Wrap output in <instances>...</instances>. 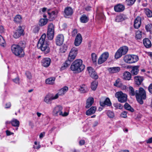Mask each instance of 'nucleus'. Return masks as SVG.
Listing matches in <instances>:
<instances>
[{
  "instance_id": "b1692460",
  "label": "nucleus",
  "mask_w": 152,
  "mask_h": 152,
  "mask_svg": "<svg viewBox=\"0 0 152 152\" xmlns=\"http://www.w3.org/2000/svg\"><path fill=\"white\" fill-rule=\"evenodd\" d=\"M100 104L102 107L106 105L107 106H110L111 105V103L108 98H106L104 102H100Z\"/></svg>"
},
{
  "instance_id": "5701e85b",
  "label": "nucleus",
  "mask_w": 152,
  "mask_h": 152,
  "mask_svg": "<svg viewBox=\"0 0 152 152\" xmlns=\"http://www.w3.org/2000/svg\"><path fill=\"white\" fill-rule=\"evenodd\" d=\"M108 70L110 73H116L120 71L121 70V68L119 67H114L109 68H108Z\"/></svg>"
},
{
  "instance_id": "f03ea898",
  "label": "nucleus",
  "mask_w": 152,
  "mask_h": 152,
  "mask_svg": "<svg viewBox=\"0 0 152 152\" xmlns=\"http://www.w3.org/2000/svg\"><path fill=\"white\" fill-rule=\"evenodd\" d=\"M85 67V66L83 64L82 60L77 59L75 60L72 64L70 69L75 73H78L83 71Z\"/></svg>"
},
{
  "instance_id": "a19ab883",
  "label": "nucleus",
  "mask_w": 152,
  "mask_h": 152,
  "mask_svg": "<svg viewBox=\"0 0 152 152\" xmlns=\"http://www.w3.org/2000/svg\"><path fill=\"white\" fill-rule=\"evenodd\" d=\"M22 19V17L20 15H17L15 17L14 20L16 23H20Z\"/></svg>"
},
{
  "instance_id": "69168bd1",
  "label": "nucleus",
  "mask_w": 152,
  "mask_h": 152,
  "mask_svg": "<svg viewBox=\"0 0 152 152\" xmlns=\"http://www.w3.org/2000/svg\"><path fill=\"white\" fill-rule=\"evenodd\" d=\"M146 142L148 143H150L152 142V137L146 140Z\"/></svg>"
},
{
  "instance_id": "f8f14e48",
  "label": "nucleus",
  "mask_w": 152,
  "mask_h": 152,
  "mask_svg": "<svg viewBox=\"0 0 152 152\" xmlns=\"http://www.w3.org/2000/svg\"><path fill=\"white\" fill-rule=\"evenodd\" d=\"M109 56L108 52H105L103 53L99 58L98 60V64H100L105 61Z\"/></svg>"
},
{
  "instance_id": "680f3d73",
  "label": "nucleus",
  "mask_w": 152,
  "mask_h": 152,
  "mask_svg": "<svg viewBox=\"0 0 152 152\" xmlns=\"http://www.w3.org/2000/svg\"><path fill=\"white\" fill-rule=\"evenodd\" d=\"M148 89L149 92L152 94V84L150 85L148 87Z\"/></svg>"
},
{
  "instance_id": "1a4fd4ad",
  "label": "nucleus",
  "mask_w": 152,
  "mask_h": 152,
  "mask_svg": "<svg viewBox=\"0 0 152 152\" xmlns=\"http://www.w3.org/2000/svg\"><path fill=\"white\" fill-rule=\"evenodd\" d=\"M57 99V95H54L52 94H49L44 97V101L47 104L51 103L52 100Z\"/></svg>"
},
{
  "instance_id": "4d7b16f0",
  "label": "nucleus",
  "mask_w": 152,
  "mask_h": 152,
  "mask_svg": "<svg viewBox=\"0 0 152 152\" xmlns=\"http://www.w3.org/2000/svg\"><path fill=\"white\" fill-rule=\"evenodd\" d=\"M120 116L121 117L126 118L127 117V113L125 111H124L121 113Z\"/></svg>"
},
{
  "instance_id": "c756f323",
  "label": "nucleus",
  "mask_w": 152,
  "mask_h": 152,
  "mask_svg": "<svg viewBox=\"0 0 152 152\" xmlns=\"http://www.w3.org/2000/svg\"><path fill=\"white\" fill-rule=\"evenodd\" d=\"M126 18L125 16L123 15H119L117 16L115 20L117 22H120L123 21Z\"/></svg>"
},
{
  "instance_id": "dca6fc26",
  "label": "nucleus",
  "mask_w": 152,
  "mask_h": 152,
  "mask_svg": "<svg viewBox=\"0 0 152 152\" xmlns=\"http://www.w3.org/2000/svg\"><path fill=\"white\" fill-rule=\"evenodd\" d=\"M64 41V37L61 34H59L57 35L56 39V43L57 45H61L63 43Z\"/></svg>"
},
{
  "instance_id": "6ab92c4d",
  "label": "nucleus",
  "mask_w": 152,
  "mask_h": 152,
  "mask_svg": "<svg viewBox=\"0 0 152 152\" xmlns=\"http://www.w3.org/2000/svg\"><path fill=\"white\" fill-rule=\"evenodd\" d=\"M82 41V37L81 35L80 34H78L76 36L75 41V45L76 46H79L81 43Z\"/></svg>"
},
{
  "instance_id": "5fc2aeb1",
  "label": "nucleus",
  "mask_w": 152,
  "mask_h": 152,
  "mask_svg": "<svg viewBox=\"0 0 152 152\" xmlns=\"http://www.w3.org/2000/svg\"><path fill=\"white\" fill-rule=\"evenodd\" d=\"M35 145L33 146L34 149H39L40 148V146L39 144H37L36 141L34 142Z\"/></svg>"
},
{
  "instance_id": "f257e3e1",
  "label": "nucleus",
  "mask_w": 152,
  "mask_h": 152,
  "mask_svg": "<svg viewBox=\"0 0 152 152\" xmlns=\"http://www.w3.org/2000/svg\"><path fill=\"white\" fill-rule=\"evenodd\" d=\"M46 37V34H43L40 38L37 44L38 48L45 54L49 53L50 51L49 45L45 40Z\"/></svg>"
},
{
  "instance_id": "c85d7f7f",
  "label": "nucleus",
  "mask_w": 152,
  "mask_h": 152,
  "mask_svg": "<svg viewBox=\"0 0 152 152\" xmlns=\"http://www.w3.org/2000/svg\"><path fill=\"white\" fill-rule=\"evenodd\" d=\"M94 102V99L93 98H89L87 100L86 107L88 108L90 107Z\"/></svg>"
},
{
  "instance_id": "cd10ccee",
  "label": "nucleus",
  "mask_w": 152,
  "mask_h": 152,
  "mask_svg": "<svg viewBox=\"0 0 152 152\" xmlns=\"http://www.w3.org/2000/svg\"><path fill=\"white\" fill-rule=\"evenodd\" d=\"M64 13L66 15H71L73 13V10L70 7H67L65 9Z\"/></svg>"
},
{
  "instance_id": "aec40b11",
  "label": "nucleus",
  "mask_w": 152,
  "mask_h": 152,
  "mask_svg": "<svg viewBox=\"0 0 152 152\" xmlns=\"http://www.w3.org/2000/svg\"><path fill=\"white\" fill-rule=\"evenodd\" d=\"M125 9V7L123 5L118 4L115 5L114 7V10L115 12H120L123 11Z\"/></svg>"
},
{
  "instance_id": "864d4df0",
  "label": "nucleus",
  "mask_w": 152,
  "mask_h": 152,
  "mask_svg": "<svg viewBox=\"0 0 152 152\" xmlns=\"http://www.w3.org/2000/svg\"><path fill=\"white\" fill-rule=\"evenodd\" d=\"M18 45H19L20 47L21 48L23 49L24 48L25 45V44L24 42H20L18 44Z\"/></svg>"
},
{
  "instance_id": "39448f33",
  "label": "nucleus",
  "mask_w": 152,
  "mask_h": 152,
  "mask_svg": "<svg viewBox=\"0 0 152 152\" xmlns=\"http://www.w3.org/2000/svg\"><path fill=\"white\" fill-rule=\"evenodd\" d=\"M128 50V48L126 46H123L120 47L117 51L115 55V58L118 59L123 55L126 54Z\"/></svg>"
},
{
  "instance_id": "4be33fe9",
  "label": "nucleus",
  "mask_w": 152,
  "mask_h": 152,
  "mask_svg": "<svg viewBox=\"0 0 152 152\" xmlns=\"http://www.w3.org/2000/svg\"><path fill=\"white\" fill-rule=\"evenodd\" d=\"M131 77V74L128 71H126L123 73L122 76V78L125 80H130Z\"/></svg>"
},
{
  "instance_id": "4468645a",
  "label": "nucleus",
  "mask_w": 152,
  "mask_h": 152,
  "mask_svg": "<svg viewBox=\"0 0 152 152\" xmlns=\"http://www.w3.org/2000/svg\"><path fill=\"white\" fill-rule=\"evenodd\" d=\"M87 70L90 76L93 78L95 79H97L98 78V75L94 70L91 67H88L87 68Z\"/></svg>"
},
{
  "instance_id": "20e7f679",
  "label": "nucleus",
  "mask_w": 152,
  "mask_h": 152,
  "mask_svg": "<svg viewBox=\"0 0 152 152\" xmlns=\"http://www.w3.org/2000/svg\"><path fill=\"white\" fill-rule=\"evenodd\" d=\"M139 60L138 56L136 55H127L125 56L124 60L128 64H133L137 62Z\"/></svg>"
},
{
  "instance_id": "ddd939ff",
  "label": "nucleus",
  "mask_w": 152,
  "mask_h": 152,
  "mask_svg": "<svg viewBox=\"0 0 152 152\" xmlns=\"http://www.w3.org/2000/svg\"><path fill=\"white\" fill-rule=\"evenodd\" d=\"M23 31L24 30L22 27L21 26H19L17 30L14 32L13 37L16 39L19 38L23 34Z\"/></svg>"
},
{
  "instance_id": "052dcab7",
  "label": "nucleus",
  "mask_w": 152,
  "mask_h": 152,
  "mask_svg": "<svg viewBox=\"0 0 152 152\" xmlns=\"http://www.w3.org/2000/svg\"><path fill=\"white\" fill-rule=\"evenodd\" d=\"M77 33V30L76 29H74L72 32V35L73 36H75Z\"/></svg>"
},
{
  "instance_id": "de8ad7c7",
  "label": "nucleus",
  "mask_w": 152,
  "mask_h": 152,
  "mask_svg": "<svg viewBox=\"0 0 152 152\" xmlns=\"http://www.w3.org/2000/svg\"><path fill=\"white\" fill-rule=\"evenodd\" d=\"M136 0H126V3L128 5H131L133 4Z\"/></svg>"
},
{
  "instance_id": "13d9d810",
  "label": "nucleus",
  "mask_w": 152,
  "mask_h": 152,
  "mask_svg": "<svg viewBox=\"0 0 152 152\" xmlns=\"http://www.w3.org/2000/svg\"><path fill=\"white\" fill-rule=\"evenodd\" d=\"M39 30V28L38 27H35L33 29V32L34 33H37Z\"/></svg>"
},
{
  "instance_id": "c9c22d12",
  "label": "nucleus",
  "mask_w": 152,
  "mask_h": 152,
  "mask_svg": "<svg viewBox=\"0 0 152 152\" xmlns=\"http://www.w3.org/2000/svg\"><path fill=\"white\" fill-rule=\"evenodd\" d=\"M80 21L82 23H86L88 20V18L85 15H83L80 19Z\"/></svg>"
},
{
  "instance_id": "3c124183",
  "label": "nucleus",
  "mask_w": 152,
  "mask_h": 152,
  "mask_svg": "<svg viewBox=\"0 0 152 152\" xmlns=\"http://www.w3.org/2000/svg\"><path fill=\"white\" fill-rule=\"evenodd\" d=\"M152 28V24H149L145 26V28L147 31H150Z\"/></svg>"
},
{
  "instance_id": "6e6d98bb",
  "label": "nucleus",
  "mask_w": 152,
  "mask_h": 152,
  "mask_svg": "<svg viewBox=\"0 0 152 152\" xmlns=\"http://www.w3.org/2000/svg\"><path fill=\"white\" fill-rule=\"evenodd\" d=\"M26 75L27 77L29 79H31L32 76L31 75L30 72L28 71H27L26 72Z\"/></svg>"
},
{
  "instance_id": "338daca9",
  "label": "nucleus",
  "mask_w": 152,
  "mask_h": 152,
  "mask_svg": "<svg viewBox=\"0 0 152 152\" xmlns=\"http://www.w3.org/2000/svg\"><path fill=\"white\" fill-rule=\"evenodd\" d=\"M11 106V103L10 102H8L6 104L5 108H10Z\"/></svg>"
},
{
  "instance_id": "774afa93",
  "label": "nucleus",
  "mask_w": 152,
  "mask_h": 152,
  "mask_svg": "<svg viewBox=\"0 0 152 152\" xmlns=\"http://www.w3.org/2000/svg\"><path fill=\"white\" fill-rule=\"evenodd\" d=\"M85 143V141L83 140H82L80 141L79 144L80 145H82L84 144Z\"/></svg>"
},
{
  "instance_id": "09e8293b",
  "label": "nucleus",
  "mask_w": 152,
  "mask_h": 152,
  "mask_svg": "<svg viewBox=\"0 0 152 152\" xmlns=\"http://www.w3.org/2000/svg\"><path fill=\"white\" fill-rule=\"evenodd\" d=\"M68 61H66L64 64L63 65L61 66V70H63L66 69L69 66V64H68Z\"/></svg>"
},
{
  "instance_id": "37998d69",
  "label": "nucleus",
  "mask_w": 152,
  "mask_h": 152,
  "mask_svg": "<svg viewBox=\"0 0 152 152\" xmlns=\"http://www.w3.org/2000/svg\"><path fill=\"white\" fill-rule=\"evenodd\" d=\"M142 37V32L138 30L136 32V38L137 39H140Z\"/></svg>"
},
{
  "instance_id": "58836bf2",
  "label": "nucleus",
  "mask_w": 152,
  "mask_h": 152,
  "mask_svg": "<svg viewBox=\"0 0 152 152\" xmlns=\"http://www.w3.org/2000/svg\"><path fill=\"white\" fill-rule=\"evenodd\" d=\"M98 85L97 82L96 81L93 82L91 83V88L93 90H95L97 87Z\"/></svg>"
},
{
  "instance_id": "2f4dec72",
  "label": "nucleus",
  "mask_w": 152,
  "mask_h": 152,
  "mask_svg": "<svg viewBox=\"0 0 152 152\" xmlns=\"http://www.w3.org/2000/svg\"><path fill=\"white\" fill-rule=\"evenodd\" d=\"M56 78L54 77H50L47 79L45 81L46 84L49 85H53L54 83Z\"/></svg>"
},
{
  "instance_id": "603ef678",
  "label": "nucleus",
  "mask_w": 152,
  "mask_h": 152,
  "mask_svg": "<svg viewBox=\"0 0 152 152\" xmlns=\"http://www.w3.org/2000/svg\"><path fill=\"white\" fill-rule=\"evenodd\" d=\"M137 99L138 102L140 104H142L143 103V102L142 100L143 99L140 97H136Z\"/></svg>"
},
{
  "instance_id": "9b49d317",
  "label": "nucleus",
  "mask_w": 152,
  "mask_h": 152,
  "mask_svg": "<svg viewBox=\"0 0 152 152\" xmlns=\"http://www.w3.org/2000/svg\"><path fill=\"white\" fill-rule=\"evenodd\" d=\"M77 50L75 48H72L70 51L68 57V60L72 61L75 58L77 54Z\"/></svg>"
},
{
  "instance_id": "6e6552de",
  "label": "nucleus",
  "mask_w": 152,
  "mask_h": 152,
  "mask_svg": "<svg viewBox=\"0 0 152 152\" xmlns=\"http://www.w3.org/2000/svg\"><path fill=\"white\" fill-rule=\"evenodd\" d=\"M54 26L52 23L48 25L47 32V37L49 40L53 39L54 33Z\"/></svg>"
},
{
  "instance_id": "7c9ffc66",
  "label": "nucleus",
  "mask_w": 152,
  "mask_h": 152,
  "mask_svg": "<svg viewBox=\"0 0 152 152\" xmlns=\"http://www.w3.org/2000/svg\"><path fill=\"white\" fill-rule=\"evenodd\" d=\"M139 66H134L133 67L131 71V73L133 75H137L139 72Z\"/></svg>"
},
{
  "instance_id": "e2e57ef3",
  "label": "nucleus",
  "mask_w": 152,
  "mask_h": 152,
  "mask_svg": "<svg viewBox=\"0 0 152 152\" xmlns=\"http://www.w3.org/2000/svg\"><path fill=\"white\" fill-rule=\"evenodd\" d=\"M6 132V134L7 136H9L14 134L13 133L11 132L10 131L8 130H7Z\"/></svg>"
},
{
  "instance_id": "bb28decb",
  "label": "nucleus",
  "mask_w": 152,
  "mask_h": 152,
  "mask_svg": "<svg viewBox=\"0 0 152 152\" xmlns=\"http://www.w3.org/2000/svg\"><path fill=\"white\" fill-rule=\"evenodd\" d=\"M96 109L95 107H92L86 111V114L87 115H90L95 113Z\"/></svg>"
},
{
  "instance_id": "8fccbe9b",
  "label": "nucleus",
  "mask_w": 152,
  "mask_h": 152,
  "mask_svg": "<svg viewBox=\"0 0 152 152\" xmlns=\"http://www.w3.org/2000/svg\"><path fill=\"white\" fill-rule=\"evenodd\" d=\"M92 60L93 62H95L96 61L97 59V56L96 54L93 53L91 54Z\"/></svg>"
},
{
  "instance_id": "e433bc0d",
  "label": "nucleus",
  "mask_w": 152,
  "mask_h": 152,
  "mask_svg": "<svg viewBox=\"0 0 152 152\" xmlns=\"http://www.w3.org/2000/svg\"><path fill=\"white\" fill-rule=\"evenodd\" d=\"M0 45L3 47H5L6 45V42L3 37L0 35Z\"/></svg>"
},
{
  "instance_id": "412c9836",
  "label": "nucleus",
  "mask_w": 152,
  "mask_h": 152,
  "mask_svg": "<svg viewBox=\"0 0 152 152\" xmlns=\"http://www.w3.org/2000/svg\"><path fill=\"white\" fill-rule=\"evenodd\" d=\"M141 20V18L139 17H138L136 18L134 23V27L135 28L138 29L140 27Z\"/></svg>"
},
{
  "instance_id": "393cba45",
  "label": "nucleus",
  "mask_w": 152,
  "mask_h": 152,
  "mask_svg": "<svg viewBox=\"0 0 152 152\" xmlns=\"http://www.w3.org/2000/svg\"><path fill=\"white\" fill-rule=\"evenodd\" d=\"M143 43L144 46L146 48L151 47L152 44L151 41L148 38H145L143 39Z\"/></svg>"
},
{
  "instance_id": "ea45409f",
  "label": "nucleus",
  "mask_w": 152,
  "mask_h": 152,
  "mask_svg": "<svg viewBox=\"0 0 152 152\" xmlns=\"http://www.w3.org/2000/svg\"><path fill=\"white\" fill-rule=\"evenodd\" d=\"M145 12L147 16L149 18L152 17V12L148 9H145Z\"/></svg>"
},
{
  "instance_id": "c03bdc74",
  "label": "nucleus",
  "mask_w": 152,
  "mask_h": 152,
  "mask_svg": "<svg viewBox=\"0 0 152 152\" xmlns=\"http://www.w3.org/2000/svg\"><path fill=\"white\" fill-rule=\"evenodd\" d=\"M113 105L116 109H121L123 108V106L121 104L118 103H114L113 104Z\"/></svg>"
},
{
  "instance_id": "f3484780",
  "label": "nucleus",
  "mask_w": 152,
  "mask_h": 152,
  "mask_svg": "<svg viewBox=\"0 0 152 152\" xmlns=\"http://www.w3.org/2000/svg\"><path fill=\"white\" fill-rule=\"evenodd\" d=\"M50 62L51 60L48 58H45L41 61L42 65L46 67H48L50 65Z\"/></svg>"
},
{
  "instance_id": "a878e982",
  "label": "nucleus",
  "mask_w": 152,
  "mask_h": 152,
  "mask_svg": "<svg viewBox=\"0 0 152 152\" xmlns=\"http://www.w3.org/2000/svg\"><path fill=\"white\" fill-rule=\"evenodd\" d=\"M143 79V77L142 76H137L134 77L135 83L138 85H140L141 84Z\"/></svg>"
},
{
  "instance_id": "4c0bfd02",
  "label": "nucleus",
  "mask_w": 152,
  "mask_h": 152,
  "mask_svg": "<svg viewBox=\"0 0 152 152\" xmlns=\"http://www.w3.org/2000/svg\"><path fill=\"white\" fill-rule=\"evenodd\" d=\"M124 107L125 109L128 110L131 112H133L134 111V109L132 108L131 106L127 103H126L124 105Z\"/></svg>"
},
{
  "instance_id": "a18cd8bd",
  "label": "nucleus",
  "mask_w": 152,
  "mask_h": 152,
  "mask_svg": "<svg viewBox=\"0 0 152 152\" xmlns=\"http://www.w3.org/2000/svg\"><path fill=\"white\" fill-rule=\"evenodd\" d=\"M67 47L66 45H64L61 46L60 49V51L61 53H64L67 49Z\"/></svg>"
},
{
  "instance_id": "49530a36",
  "label": "nucleus",
  "mask_w": 152,
  "mask_h": 152,
  "mask_svg": "<svg viewBox=\"0 0 152 152\" xmlns=\"http://www.w3.org/2000/svg\"><path fill=\"white\" fill-rule=\"evenodd\" d=\"M107 116L110 118H113L114 116V115L113 113L110 111H107Z\"/></svg>"
},
{
  "instance_id": "72a5a7b5",
  "label": "nucleus",
  "mask_w": 152,
  "mask_h": 152,
  "mask_svg": "<svg viewBox=\"0 0 152 152\" xmlns=\"http://www.w3.org/2000/svg\"><path fill=\"white\" fill-rule=\"evenodd\" d=\"M48 20L47 18L41 19L39 21V25L41 26H44L47 23Z\"/></svg>"
},
{
  "instance_id": "79ce46f5",
  "label": "nucleus",
  "mask_w": 152,
  "mask_h": 152,
  "mask_svg": "<svg viewBox=\"0 0 152 152\" xmlns=\"http://www.w3.org/2000/svg\"><path fill=\"white\" fill-rule=\"evenodd\" d=\"M129 93L130 95L132 96H134V95H135V92L134 89L133 87L130 86L129 87Z\"/></svg>"
},
{
  "instance_id": "2eb2a0df",
  "label": "nucleus",
  "mask_w": 152,
  "mask_h": 152,
  "mask_svg": "<svg viewBox=\"0 0 152 152\" xmlns=\"http://www.w3.org/2000/svg\"><path fill=\"white\" fill-rule=\"evenodd\" d=\"M48 13L49 19L51 21L54 20L57 17L58 12L57 11H52L50 12V10H48Z\"/></svg>"
},
{
  "instance_id": "0e129e2a",
  "label": "nucleus",
  "mask_w": 152,
  "mask_h": 152,
  "mask_svg": "<svg viewBox=\"0 0 152 152\" xmlns=\"http://www.w3.org/2000/svg\"><path fill=\"white\" fill-rule=\"evenodd\" d=\"M99 122L98 121H95L93 124V127H95L97 126L98 125V124Z\"/></svg>"
},
{
  "instance_id": "423d86ee",
  "label": "nucleus",
  "mask_w": 152,
  "mask_h": 152,
  "mask_svg": "<svg viewBox=\"0 0 152 152\" xmlns=\"http://www.w3.org/2000/svg\"><path fill=\"white\" fill-rule=\"evenodd\" d=\"M63 108L60 105H57L55 107L53 110V115L55 116H58V115L63 116H66L68 115V113L65 112L64 113L62 111Z\"/></svg>"
},
{
  "instance_id": "7ed1b4c3",
  "label": "nucleus",
  "mask_w": 152,
  "mask_h": 152,
  "mask_svg": "<svg viewBox=\"0 0 152 152\" xmlns=\"http://www.w3.org/2000/svg\"><path fill=\"white\" fill-rule=\"evenodd\" d=\"M11 49L12 53L17 56L22 57L24 55L23 49L17 45H13L11 46Z\"/></svg>"
},
{
  "instance_id": "f704fd0d",
  "label": "nucleus",
  "mask_w": 152,
  "mask_h": 152,
  "mask_svg": "<svg viewBox=\"0 0 152 152\" xmlns=\"http://www.w3.org/2000/svg\"><path fill=\"white\" fill-rule=\"evenodd\" d=\"M11 124L12 126L16 127H18L20 125L19 121L15 119H13L11 121Z\"/></svg>"
},
{
  "instance_id": "bf43d9fd",
  "label": "nucleus",
  "mask_w": 152,
  "mask_h": 152,
  "mask_svg": "<svg viewBox=\"0 0 152 152\" xmlns=\"http://www.w3.org/2000/svg\"><path fill=\"white\" fill-rule=\"evenodd\" d=\"M13 81L16 83H19V79L18 77L13 79Z\"/></svg>"
},
{
  "instance_id": "9d476101",
  "label": "nucleus",
  "mask_w": 152,
  "mask_h": 152,
  "mask_svg": "<svg viewBox=\"0 0 152 152\" xmlns=\"http://www.w3.org/2000/svg\"><path fill=\"white\" fill-rule=\"evenodd\" d=\"M136 97H140L143 99H145L146 98V94L145 91L142 88H140L139 90L135 91Z\"/></svg>"
},
{
  "instance_id": "473e14b6",
  "label": "nucleus",
  "mask_w": 152,
  "mask_h": 152,
  "mask_svg": "<svg viewBox=\"0 0 152 152\" xmlns=\"http://www.w3.org/2000/svg\"><path fill=\"white\" fill-rule=\"evenodd\" d=\"M81 93H85L88 91L87 86L85 85H82L79 89Z\"/></svg>"
},
{
  "instance_id": "0eeeda50",
  "label": "nucleus",
  "mask_w": 152,
  "mask_h": 152,
  "mask_svg": "<svg viewBox=\"0 0 152 152\" xmlns=\"http://www.w3.org/2000/svg\"><path fill=\"white\" fill-rule=\"evenodd\" d=\"M115 96L117 98L118 101L120 102L124 103L127 101V95L126 94L123 93L121 91L116 93Z\"/></svg>"
},
{
  "instance_id": "a211bd4d",
  "label": "nucleus",
  "mask_w": 152,
  "mask_h": 152,
  "mask_svg": "<svg viewBox=\"0 0 152 152\" xmlns=\"http://www.w3.org/2000/svg\"><path fill=\"white\" fill-rule=\"evenodd\" d=\"M68 90V88L66 86H64L59 90L58 93L56 95H57V98L59 96H62L64 95Z\"/></svg>"
}]
</instances>
